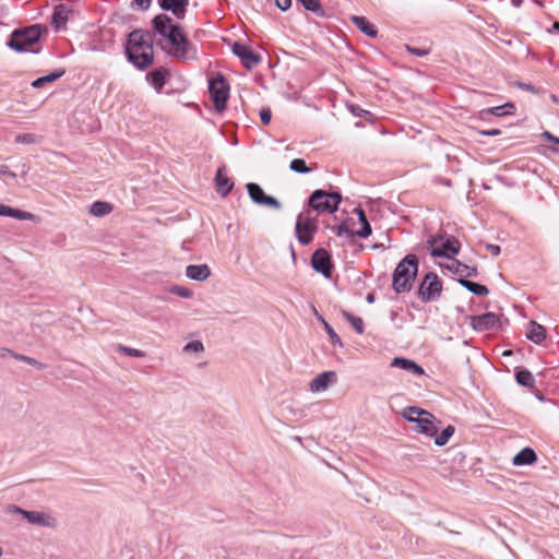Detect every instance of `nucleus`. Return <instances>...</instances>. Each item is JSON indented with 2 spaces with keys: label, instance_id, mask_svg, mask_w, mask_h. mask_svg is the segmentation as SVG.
<instances>
[{
  "label": "nucleus",
  "instance_id": "53",
  "mask_svg": "<svg viewBox=\"0 0 559 559\" xmlns=\"http://www.w3.org/2000/svg\"><path fill=\"white\" fill-rule=\"evenodd\" d=\"M519 86L522 88V90H525V91H528L531 93H536V88L531 85V84H526V83H519Z\"/></svg>",
  "mask_w": 559,
  "mask_h": 559
},
{
  "label": "nucleus",
  "instance_id": "23",
  "mask_svg": "<svg viewBox=\"0 0 559 559\" xmlns=\"http://www.w3.org/2000/svg\"><path fill=\"white\" fill-rule=\"evenodd\" d=\"M537 461V455L532 448L522 449L512 460L516 466L532 465Z\"/></svg>",
  "mask_w": 559,
  "mask_h": 559
},
{
  "label": "nucleus",
  "instance_id": "30",
  "mask_svg": "<svg viewBox=\"0 0 559 559\" xmlns=\"http://www.w3.org/2000/svg\"><path fill=\"white\" fill-rule=\"evenodd\" d=\"M459 283L461 286L476 296H486L489 294V289L486 286L468 281L466 278H459Z\"/></svg>",
  "mask_w": 559,
  "mask_h": 559
},
{
  "label": "nucleus",
  "instance_id": "48",
  "mask_svg": "<svg viewBox=\"0 0 559 559\" xmlns=\"http://www.w3.org/2000/svg\"><path fill=\"white\" fill-rule=\"evenodd\" d=\"M350 111L358 117H364L365 115L369 114V111L361 109L359 106L350 105L349 106Z\"/></svg>",
  "mask_w": 559,
  "mask_h": 559
},
{
  "label": "nucleus",
  "instance_id": "29",
  "mask_svg": "<svg viewBox=\"0 0 559 559\" xmlns=\"http://www.w3.org/2000/svg\"><path fill=\"white\" fill-rule=\"evenodd\" d=\"M64 73H66L64 69L55 70L53 72H51L47 75H44V76H40V78L34 80L31 85L34 88H40L47 83H52V82L57 81L58 79L63 76Z\"/></svg>",
  "mask_w": 559,
  "mask_h": 559
},
{
  "label": "nucleus",
  "instance_id": "22",
  "mask_svg": "<svg viewBox=\"0 0 559 559\" xmlns=\"http://www.w3.org/2000/svg\"><path fill=\"white\" fill-rule=\"evenodd\" d=\"M216 190L223 197L227 195L233 187V180L224 174V167H219L215 176Z\"/></svg>",
  "mask_w": 559,
  "mask_h": 559
},
{
  "label": "nucleus",
  "instance_id": "61",
  "mask_svg": "<svg viewBox=\"0 0 559 559\" xmlns=\"http://www.w3.org/2000/svg\"><path fill=\"white\" fill-rule=\"evenodd\" d=\"M556 143L559 144V138H558V140H556Z\"/></svg>",
  "mask_w": 559,
  "mask_h": 559
},
{
  "label": "nucleus",
  "instance_id": "59",
  "mask_svg": "<svg viewBox=\"0 0 559 559\" xmlns=\"http://www.w3.org/2000/svg\"><path fill=\"white\" fill-rule=\"evenodd\" d=\"M512 3L515 5V7H520L521 3H522V0H512Z\"/></svg>",
  "mask_w": 559,
  "mask_h": 559
},
{
  "label": "nucleus",
  "instance_id": "3",
  "mask_svg": "<svg viewBox=\"0 0 559 559\" xmlns=\"http://www.w3.org/2000/svg\"><path fill=\"white\" fill-rule=\"evenodd\" d=\"M43 28L40 25L35 24L25 28L15 29L12 32L7 45L16 52H33L39 51L38 41L41 37Z\"/></svg>",
  "mask_w": 559,
  "mask_h": 559
},
{
  "label": "nucleus",
  "instance_id": "31",
  "mask_svg": "<svg viewBox=\"0 0 559 559\" xmlns=\"http://www.w3.org/2000/svg\"><path fill=\"white\" fill-rule=\"evenodd\" d=\"M516 382L525 388L532 389L535 385V378L527 369H519L515 372Z\"/></svg>",
  "mask_w": 559,
  "mask_h": 559
},
{
  "label": "nucleus",
  "instance_id": "27",
  "mask_svg": "<svg viewBox=\"0 0 559 559\" xmlns=\"http://www.w3.org/2000/svg\"><path fill=\"white\" fill-rule=\"evenodd\" d=\"M305 10L312 12L319 17H330L319 0H296Z\"/></svg>",
  "mask_w": 559,
  "mask_h": 559
},
{
  "label": "nucleus",
  "instance_id": "8",
  "mask_svg": "<svg viewBox=\"0 0 559 559\" xmlns=\"http://www.w3.org/2000/svg\"><path fill=\"white\" fill-rule=\"evenodd\" d=\"M428 243L431 248V255L438 258L442 257L452 259L460 252L461 249L460 241L453 236H450L445 239L432 238L428 240Z\"/></svg>",
  "mask_w": 559,
  "mask_h": 559
},
{
  "label": "nucleus",
  "instance_id": "37",
  "mask_svg": "<svg viewBox=\"0 0 559 559\" xmlns=\"http://www.w3.org/2000/svg\"><path fill=\"white\" fill-rule=\"evenodd\" d=\"M9 217H13L21 221H34L36 216L29 212H25L19 209L11 207L9 209Z\"/></svg>",
  "mask_w": 559,
  "mask_h": 559
},
{
  "label": "nucleus",
  "instance_id": "47",
  "mask_svg": "<svg viewBox=\"0 0 559 559\" xmlns=\"http://www.w3.org/2000/svg\"><path fill=\"white\" fill-rule=\"evenodd\" d=\"M275 4L281 11H287L292 7V0H275Z\"/></svg>",
  "mask_w": 559,
  "mask_h": 559
},
{
  "label": "nucleus",
  "instance_id": "11",
  "mask_svg": "<svg viewBox=\"0 0 559 559\" xmlns=\"http://www.w3.org/2000/svg\"><path fill=\"white\" fill-rule=\"evenodd\" d=\"M13 512L21 514L28 523L40 527L53 528L57 526V520L46 512L27 511L20 507H13Z\"/></svg>",
  "mask_w": 559,
  "mask_h": 559
},
{
  "label": "nucleus",
  "instance_id": "42",
  "mask_svg": "<svg viewBox=\"0 0 559 559\" xmlns=\"http://www.w3.org/2000/svg\"><path fill=\"white\" fill-rule=\"evenodd\" d=\"M13 357L16 359V360H20V361H24L33 367H36L37 369H44L46 368V365L43 364V362H39L38 360L32 358V357H28V356H25V355H22V354H17V355H13Z\"/></svg>",
  "mask_w": 559,
  "mask_h": 559
},
{
  "label": "nucleus",
  "instance_id": "50",
  "mask_svg": "<svg viewBox=\"0 0 559 559\" xmlns=\"http://www.w3.org/2000/svg\"><path fill=\"white\" fill-rule=\"evenodd\" d=\"M486 249L492 254V255H499L501 252V249L498 245L487 243Z\"/></svg>",
  "mask_w": 559,
  "mask_h": 559
},
{
  "label": "nucleus",
  "instance_id": "2",
  "mask_svg": "<svg viewBox=\"0 0 559 559\" xmlns=\"http://www.w3.org/2000/svg\"><path fill=\"white\" fill-rule=\"evenodd\" d=\"M126 56L129 62L145 70L154 61L153 37L148 31L135 29L128 36Z\"/></svg>",
  "mask_w": 559,
  "mask_h": 559
},
{
  "label": "nucleus",
  "instance_id": "49",
  "mask_svg": "<svg viewBox=\"0 0 559 559\" xmlns=\"http://www.w3.org/2000/svg\"><path fill=\"white\" fill-rule=\"evenodd\" d=\"M134 3L138 5L141 10H147L152 3V0H133Z\"/></svg>",
  "mask_w": 559,
  "mask_h": 559
},
{
  "label": "nucleus",
  "instance_id": "26",
  "mask_svg": "<svg viewBox=\"0 0 559 559\" xmlns=\"http://www.w3.org/2000/svg\"><path fill=\"white\" fill-rule=\"evenodd\" d=\"M526 337L536 344L542 343L546 337L544 326L536 323L535 321H531L526 332Z\"/></svg>",
  "mask_w": 559,
  "mask_h": 559
},
{
  "label": "nucleus",
  "instance_id": "10",
  "mask_svg": "<svg viewBox=\"0 0 559 559\" xmlns=\"http://www.w3.org/2000/svg\"><path fill=\"white\" fill-rule=\"evenodd\" d=\"M309 212L298 215L296 221V234L298 241L301 245H308L312 240V234L317 230V223L314 218L309 216Z\"/></svg>",
  "mask_w": 559,
  "mask_h": 559
},
{
  "label": "nucleus",
  "instance_id": "4",
  "mask_svg": "<svg viewBox=\"0 0 559 559\" xmlns=\"http://www.w3.org/2000/svg\"><path fill=\"white\" fill-rule=\"evenodd\" d=\"M418 272V259L415 254H407L395 267L392 287L396 294L409 292Z\"/></svg>",
  "mask_w": 559,
  "mask_h": 559
},
{
  "label": "nucleus",
  "instance_id": "19",
  "mask_svg": "<svg viewBox=\"0 0 559 559\" xmlns=\"http://www.w3.org/2000/svg\"><path fill=\"white\" fill-rule=\"evenodd\" d=\"M211 275L207 264H190L186 267V276L192 281L203 282Z\"/></svg>",
  "mask_w": 559,
  "mask_h": 559
},
{
  "label": "nucleus",
  "instance_id": "45",
  "mask_svg": "<svg viewBox=\"0 0 559 559\" xmlns=\"http://www.w3.org/2000/svg\"><path fill=\"white\" fill-rule=\"evenodd\" d=\"M0 178L5 180L7 178L15 179L16 174L11 171L7 165L0 164Z\"/></svg>",
  "mask_w": 559,
  "mask_h": 559
},
{
  "label": "nucleus",
  "instance_id": "43",
  "mask_svg": "<svg viewBox=\"0 0 559 559\" xmlns=\"http://www.w3.org/2000/svg\"><path fill=\"white\" fill-rule=\"evenodd\" d=\"M169 292L182 298H190L192 296V292L189 288L179 285L171 286Z\"/></svg>",
  "mask_w": 559,
  "mask_h": 559
},
{
  "label": "nucleus",
  "instance_id": "55",
  "mask_svg": "<svg viewBox=\"0 0 559 559\" xmlns=\"http://www.w3.org/2000/svg\"><path fill=\"white\" fill-rule=\"evenodd\" d=\"M10 206L0 203V216H8Z\"/></svg>",
  "mask_w": 559,
  "mask_h": 559
},
{
  "label": "nucleus",
  "instance_id": "34",
  "mask_svg": "<svg viewBox=\"0 0 559 559\" xmlns=\"http://www.w3.org/2000/svg\"><path fill=\"white\" fill-rule=\"evenodd\" d=\"M455 428L451 425L447 426L439 435L436 433L435 437V444L438 447H442L447 444L450 440V438L454 435Z\"/></svg>",
  "mask_w": 559,
  "mask_h": 559
},
{
  "label": "nucleus",
  "instance_id": "18",
  "mask_svg": "<svg viewBox=\"0 0 559 559\" xmlns=\"http://www.w3.org/2000/svg\"><path fill=\"white\" fill-rule=\"evenodd\" d=\"M391 367L400 368L414 376H423L425 373L423 367L416 361L404 357H394L391 361Z\"/></svg>",
  "mask_w": 559,
  "mask_h": 559
},
{
  "label": "nucleus",
  "instance_id": "39",
  "mask_svg": "<svg viewBox=\"0 0 559 559\" xmlns=\"http://www.w3.org/2000/svg\"><path fill=\"white\" fill-rule=\"evenodd\" d=\"M39 136L34 133H22L15 136V142L21 144H34L39 142Z\"/></svg>",
  "mask_w": 559,
  "mask_h": 559
},
{
  "label": "nucleus",
  "instance_id": "14",
  "mask_svg": "<svg viewBox=\"0 0 559 559\" xmlns=\"http://www.w3.org/2000/svg\"><path fill=\"white\" fill-rule=\"evenodd\" d=\"M311 265L318 272L321 273L325 278H330L332 275V263L329 252L320 248L314 251L311 257Z\"/></svg>",
  "mask_w": 559,
  "mask_h": 559
},
{
  "label": "nucleus",
  "instance_id": "41",
  "mask_svg": "<svg viewBox=\"0 0 559 559\" xmlns=\"http://www.w3.org/2000/svg\"><path fill=\"white\" fill-rule=\"evenodd\" d=\"M322 323H323V326H324V330L325 332L328 333L331 342L334 344V345H338L340 347L343 346V343L340 338V336L336 334V332L334 331V329L324 320L322 319Z\"/></svg>",
  "mask_w": 559,
  "mask_h": 559
},
{
  "label": "nucleus",
  "instance_id": "38",
  "mask_svg": "<svg viewBox=\"0 0 559 559\" xmlns=\"http://www.w3.org/2000/svg\"><path fill=\"white\" fill-rule=\"evenodd\" d=\"M117 352L120 354H123L126 356L135 357V358H143L145 356L144 352L136 349V348L128 347L124 345H118Z\"/></svg>",
  "mask_w": 559,
  "mask_h": 559
},
{
  "label": "nucleus",
  "instance_id": "58",
  "mask_svg": "<svg viewBox=\"0 0 559 559\" xmlns=\"http://www.w3.org/2000/svg\"><path fill=\"white\" fill-rule=\"evenodd\" d=\"M344 231H346V228L344 225H340L337 227V235L341 236Z\"/></svg>",
  "mask_w": 559,
  "mask_h": 559
},
{
  "label": "nucleus",
  "instance_id": "15",
  "mask_svg": "<svg viewBox=\"0 0 559 559\" xmlns=\"http://www.w3.org/2000/svg\"><path fill=\"white\" fill-rule=\"evenodd\" d=\"M337 382V374L335 371L329 370L319 373L309 383V390L312 393H320L325 391L330 385Z\"/></svg>",
  "mask_w": 559,
  "mask_h": 559
},
{
  "label": "nucleus",
  "instance_id": "1",
  "mask_svg": "<svg viewBox=\"0 0 559 559\" xmlns=\"http://www.w3.org/2000/svg\"><path fill=\"white\" fill-rule=\"evenodd\" d=\"M154 33L159 36L156 44L167 55L181 61L198 60V48L189 40L182 27L167 14H157L152 20Z\"/></svg>",
  "mask_w": 559,
  "mask_h": 559
},
{
  "label": "nucleus",
  "instance_id": "40",
  "mask_svg": "<svg viewBox=\"0 0 559 559\" xmlns=\"http://www.w3.org/2000/svg\"><path fill=\"white\" fill-rule=\"evenodd\" d=\"M182 350L187 354H190V353L200 354V353L204 352V345L201 341H192V342L187 343L183 346Z\"/></svg>",
  "mask_w": 559,
  "mask_h": 559
},
{
  "label": "nucleus",
  "instance_id": "35",
  "mask_svg": "<svg viewBox=\"0 0 559 559\" xmlns=\"http://www.w3.org/2000/svg\"><path fill=\"white\" fill-rule=\"evenodd\" d=\"M342 314L352 324V326L358 334L364 333V331H365L364 321L360 317H356L346 310H343Z\"/></svg>",
  "mask_w": 559,
  "mask_h": 559
},
{
  "label": "nucleus",
  "instance_id": "33",
  "mask_svg": "<svg viewBox=\"0 0 559 559\" xmlns=\"http://www.w3.org/2000/svg\"><path fill=\"white\" fill-rule=\"evenodd\" d=\"M515 106L512 103H506L501 106H496L484 110L483 112H487L497 117H503L507 115H512L514 112Z\"/></svg>",
  "mask_w": 559,
  "mask_h": 559
},
{
  "label": "nucleus",
  "instance_id": "44",
  "mask_svg": "<svg viewBox=\"0 0 559 559\" xmlns=\"http://www.w3.org/2000/svg\"><path fill=\"white\" fill-rule=\"evenodd\" d=\"M406 50L417 57H425L429 53V50L426 48H417L409 45H405Z\"/></svg>",
  "mask_w": 559,
  "mask_h": 559
},
{
  "label": "nucleus",
  "instance_id": "36",
  "mask_svg": "<svg viewBox=\"0 0 559 559\" xmlns=\"http://www.w3.org/2000/svg\"><path fill=\"white\" fill-rule=\"evenodd\" d=\"M289 169L297 174H308L311 171V168L306 165L302 158L293 159L289 164Z\"/></svg>",
  "mask_w": 559,
  "mask_h": 559
},
{
  "label": "nucleus",
  "instance_id": "17",
  "mask_svg": "<svg viewBox=\"0 0 559 559\" xmlns=\"http://www.w3.org/2000/svg\"><path fill=\"white\" fill-rule=\"evenodd\" d=\"M158 4L163 10L171 11L178 20H182L186 15L189 0H158Z\"/></svg>",
  "mask_w": 559,
  "mask_h": 559
},
{
  "label": "nucleus",
  "instance_id": "51",
  "mask_svg": "<svg viewBox=\"0 0 559 559\" xmlns=\"http://www.w3.org/2000/svg\"><path fill=\"white\" fill-rule=\"evenodd\" d=\"M480 134L486 135V136H497V135L501 134V130L500 129H490V130H486V131H480Z\"/></svg>",
  "mask_w": 559,
  "mask_h": 559
},
{
  "label": "nucleus",
  "instance_id": "13",
  "mask_svg": "<svg viewBox=\"0 0 559 559\" xmlns=\"http://www.w3.org/2000/svg\"><path fill=\"white\" fill-rule=\"evenodd\" d=\"M233 52L241 60V63L248 70L253 69L259 63H261L262 58L259 53H255L251 50L250 47L241 44L235 43L231 48Z\"/></svg>",
  "mask_w": 559,
  "mask_h": 559
},
{
  "label": "nucleus",
  "instance_id": "60",
  "mask_svg": "<svg viewBox=\"0 0 559 559\" xmlns=\"http://www.w3.org/2000/svg\"><path fill=\"white\" fill-rule=\"evenodd\" d=\"M554 27H555V28H559V22H556V23L554 24Z\"/></svg>",
  "mask_w": 559,
  "mask_h": 559
},
{
  "label": "nucleus",
  "instance_id": "6",
  "mask_svg": "<svg viewBox=\"0 0 559 559\" xmlns=\"http://www.w3.org/2000/svg\"><path fill=\"white\" fill-rule=\"evenodd\" d=\"M342 201L338 192H328L321 189L314 190L308 199V205L318 214H332L337 211Z\"/></svg>",
  "mask_w": 559,
  "mask_h": 559
},
{
  "label": "nucleus",
  "instance_id": "46",
  "mask_svg": "<svg viewBox=\"0 0 559 559\" xmlns=\"http://www.w3.org/2000/svg\"><path fill=\"white\" fill-rule=\"evenodd\" d=\"M272 112L269 108H262L260 110V119L263 124H269L271 122Z\"/></svg>",
  "mask_w": 559,
  "mask_h": 559
},
{
  "label": "nucleus",
  "instance_id": "52",
  "mask_svg": "<svg viewBox=\"0 0 559 559\" xmlns=\"http://www.w3.org/2000/svg\"><path fill=\"white\" fill-rule=\"evenodd\" d=\"M13 355H16L15 353H13L12 350L8 349V348H4V347H0V357L2 358H5L8 356H12Z\"/></svg>",
  "mask_w": 559,
  "mask_h": 559
},
{
  "label": "nucleus",
  "instance_id": "56",
  "mask_svg": "<svg viewBox=\"0 0 559 559\" xmlns=\"http://www.w3.org/2000/svg\"><path fill=\"white\" fill-rule=\"evenodd\" d=\"M543 136H544L545 139H547L548 141H551V142H555V143H556V140H558V138H557V136L552 135V134H551L550 132H548V131H545V132L543 133Z\"/></svg>",
  "mask_w": 559,
  "mask_h": 559
},
{
  "label": "nucleus",
  "instance_id": "7",
  "mask_svg": "<svg viewBox=\"0 0 559 559\" xmlns=\"http://www.w3.org/2000/svg\"><path fill=\"white\" fill-rule=\"evenodd\" d=\"M209 92L214 103V108L217 112H223L226 109V104L229 97V84L222 74L209 81Z\"/></svg>",
  "mask_w": 559,
  "mask_h": 559
},
{
  "label": "nucleus",
  "instance_id": "9",
  "mask_svg": "<svg viewBox=\"0 0 559 559\" xmlns=\"http://www.w3.org/2000/svg\"><path fill=\"white\" fill-rule=\"evenodd\" d=\"M442 292V284L436 273L429 272L423 278L419 288L418 296L424 302L436 300L440 297Z\"/></svg>",
  "mask_w": 559,
  "mask_h": 559
},
{
  "label": "nucleus",
  "instance_id": "54",
  "mask_svg": "<svg viewBox=\"0 0 559 559\" xmlns=\"http://www.w3.org/2000/svg\"><path fill=\"white\" fill-rule=\"evenodd\" d=\"M28 170H29V166L26 164V163H23L22 164V168H21V177L23 179L26 178L27 174H28Z\"/></svg>",
  "mask_w": 559,
  "mask_h": 559
},
{
  "label": "nucleus",
  "instance_id": "25",
  "mask_svg": "<svg viewBox=\"0 0 559 559\" xmlns=\"http://www.w3.org/2000/svg\"><path fill=\"white\" fill-rule=\"evenodd\" d=\"M68 13L69 10L64 4H59L55 8L51 16V23L57 31L66 26L68 22Z\"/></svg>",
  "mask_w": 559,
  "mask_h": 559
},
{
  "label": "nucleus",
  "instance_id": "16",
  "mask_svg": "<svg viewBox=\"0 0 559 559\" xmlns=\"http://www.w3.org/2000/svg\"><path fill=\"white\" fill-rule=\"evenodd\" d=\"M499 322V318L493 312H486L480 316H475L472 319V326L474 330L483 332L495 328Z\"/></svg>",
  "mask_w": 559,
  "mask_h": 559
},
{
  "label": "nucleus",
  "instance_id": "28",
  "mask_svg": "<svg viewBox=\"0 0 559 559\" xmlns=\"http://www.w3.org/2000/svg\"><path fill=\"white\" fill-rule=\"evenodd\" d=\"M355 212L358 216V219L361 224V228L360 229H357L354 234L355 236L359 237V238H367L371 235V226L367 219V216L364 212V210H361L360 207H357L355 209Z\"/></svg>",
  "mask_w": 559,
  "mask_h": 559
},
{
  "label": "nucleus",
  "instance_id": "32",
  "mask_svg": "<svg viewBox=\"0 0 559 559\" xmlns=\"http://www.w3.org/2000/svg\"><path fill=\"white\" fill-rule=\"evenodd\" d=\"M112 211V205L108 202L96 201L90 207V213L96 217H102Z\"/></svg>",
  "mask_w": 559,
  "mask_h": 559
},
{
  "label": "nucleus",
  "instance_id": "20",
  "mask_svg": "<svg viewBox=\"0 0 559 559\" xmlns=\"http://www.w3.org/2000/svg\"><path fill=\"white\" fill-rule=\"evenodd\" d=\"M448 270L454 274L460 275V278L475 277L477 276V269L462 263L459 260L452 259L451 263L447 265Z\"/></svg>",
  "mask_w": 559,
  "mask_h": 559
},
{
  "label": "nucleus",
  "instance_id": "57",
  "mask_svg": "<svg viewBox=\"0 0 559 559\" xmlns=\"http://www.w3.org/2000/svg\"><path fill=\"white\" fill-rule=\"evenodd\" d=\"M374 299H376V298H374V294H372V293H370V294H368V295L366 296V301H367L368 304H373V302H374Z\"/></svg>",
  "mask_w": 559,
  "mask_h": 559
},
{
  "label": "nucleus",
  "instance_id": "5",
  "mask_svg": "<svg viewBox=\"0 0 559 559\" xmlns=\"http://www.w3.org/2000/svg\"><path fill=\"white\" fill-rule=\"evenodd\" d=\"M403 417L409 423H415V430L419 433L432 437L438 432L435 416L423 408L409 406L404 409Z\"/></svg>",
  "mask_w": 559,
  "mask_h": 559
},
{
  "label": "nucleus",
  "instance_id": "12",
  "mask_svg": "<svg viewBox=\"0 0 559 559\" xmlns=\"http://www.w3.org/2000/svg\"><path fill=\"white\" fill-rule=\"evenodd\" d=\"M246 188L252 202L262 206L273 207L275 210H280L282 207L281 202L274 197L266 195L258 183H247Z\"/></svg>",
  "mask_w": 559,
  "mask_h": 559
},
{
  "label": "nucleus",
  "instance_id": "21",
  "mask_svg": "<svg viewBox=\"0 0 559 559\" xmlns=\"http://www.w3.org/2000/svg\"><path fill=\"white\" fill-rule=\"evenodd\" d=\"M352 23L366 36L370 38H376L378 35V29L373 24H371L367 17L365 16H358V15H352L349 17Z\"/></svg>",
  "mask_w": 559,
  "mask_h": 559
},
{
  "label": "nucleus",
  "instance_id": "24",
  "mask_svg": "<svg viewBox=\"0 0 559 559\" xmlns=\"http://www.w3.org/2000/svg\"><path fill=\"white\" fill-rule=\"evenodd\" d=\"M167 70L164 68L155 69L147 74V80L151 85L156 90V92H160L164 87L167 79Z\"/></svg>",
  "mask_w": 559,
  "mask_h": 559
}]
</instances>
